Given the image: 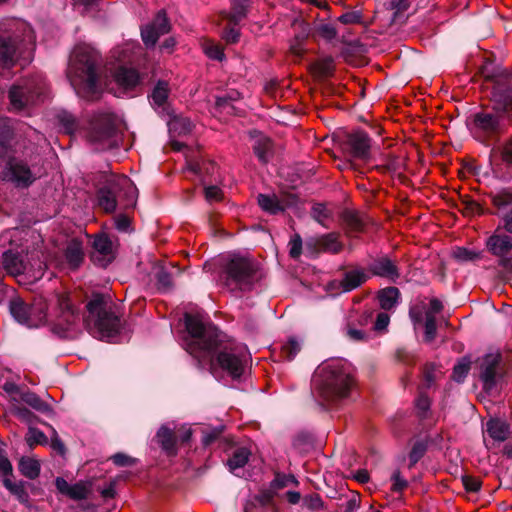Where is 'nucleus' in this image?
Instances as JSON below:
<instances>
[{"label": "nucleus", "instance_id": "nucleus-2", "mask_svg": "<svg viewBox=\"0 0 512 512\" xmlns=\"http://www.w3.org/2000/svg\"><path fill=\"white\" fill-rule=\"evenodd\" d=\"M494 106L472 116L470 130L480 142L495 139L504 133L512 117V87L497 81L493 87Z\"/></svg>", "mask_w": 512, "mask_h": 512}, {"label": "nucleus", "instance_id": "nucleus-27", "mask_svg": "<svg viewBox=\"0 0 512 512\" xmlns=\"http://www.w3.org/2000/svg\"><path fill=\"white\" fill-rule=\"evenodd\" d=\"M65 259L67 265L72 269L79 267L82 263L83 248L82 243L79 240L72 239L69 241L65 250Z\"/></svg>", "mask_w": 512, "mask_h": 512}, {"label": "nucleus", "instance_id": "nucleus-19", "mask_svg": "<svg viewBox=\"0 0 512 512\" xmlns=\"http://www.w3.org/2000/svg\"><path fill=\"white\" fill-rule=\"evenodd\" d=\"M369 279V273L361 267L353 268L343 274L342 279H335L330 283L332 289L338 292H350Z\"/></svg>", "mask_w": 512, "mask_h": 512}, {"label": "nucleus", "instance_id": "nucleus-10", "mask_svg": "<svg viewBox=\"0 0 512 512\" xmlns=\"http://www.w3.org/2000/svg\"><path fill=\"white\" fill-rule=\"evenodd\" d=\"M258 265L252 259L234 255L224 268V282L231 290H250L259 280Z\"/></svg>", "mask_w": 512, "mask_h": 512}, {"label": "nucleus", "instance_id": "nucleus-28", "mask_svg": "<svg viewBox=\"0 0 512 512\" xmlns=\"http://www.w3.org/2000/svg\"><path fill=\"white\" fill-rule=\"evenodd\" d=\"M311 216L325 228H328L334 220L333 210L324 203L314 204L311 209Z\"/></svg>", "mask_w": 512, "mask_h": 512}, {"label": "nucleus", "instance_id": "nucleus-35", "mask_svg": "<svg viewBox=\"0 0 512 512\" xmlns=\"http://www.w3.org/2000/svg\"><path fill=\"white\" fill-rule=\"evenodd\" d=\"M19 470L28 479H35L40 474V464L37 460L23 457L19 462Z\"/></svg>", "mask_w": 512, "mask_h": 512}, {"label": "nucleus", "instance_id": "nucleus-24", "mask_svg": "<svg viewBox=\"0 0 512 512\" xmlns=\"http://www.w3.org/2000/svg\"><path fill=\"white\" fill-rule=\"evenodd\" d=\"M294 197H285L279 199L276 195L259 194L258 204L270 214H278L294 204Z\"/></svg>", "mask_w": 512, "mask_h": 512}, {"label": "nucleus", "instance_id": "nucleus-14", "mask_svg": "<svg viewBox=\"0 0 512 512\" xmlns=\"http://www.w3.org/2000/svg\"><path fill=\"white\" fill-rule=\"evenodd\" d=\"M10 312L14 319L29 328L39 327L46 321V306L42 302L29 306L20 297L10 300Z\"/></svg>", "mask_w": 512, "mask_h": 512}, {"label": "nucleus", "instance_id": "nucleus-20", "mask_svg": "<svg viewBox=\"0 0 512 512\" xmlns=\"http://www.w3.org/2000/svg\"><path fill=\"white\" fill-rule=\"evenodd\" d=\"M170 25L164 11L157 13L154 20L141 29L142 40L147 47H153L158 38L168 33Z\"/></svg>", "mask_w": 512, "mask_h": 512}, {"label": "nucleus", "instance_id": "nucleus-55", "mask_svg": "<svg viewBox=\"0 0 512 512\" xmlns=\"http://www.w3.org/2000/svg\"><path fill=\"white\" fill-rule=\"evenodd\" d=\"M390 317L387 313L381 312L377 315L376 321L374 323V329L376 331H384L389 325Z\"/></svg>", "mask_w": 512, "mask_h": 512}, {"label": "nucleus", "instance_id": "nucleus-60", "mask_svg": "<svg viewBox=\"0 0 512 512\" xmlns=\"http://www.w3.org/2000/svg\"><path fill=\"white\" fill-rule=\"evenodd\" d=\"M112 461L117 465V466H129V465H132L134 463V460L127 456L126 454H123V453H117L115 455L112 456Z\"/></svg>", "mask_w": 512, "mask_h": 512}, {"label": "nucleus", "instance_id": "nucleus-45", "mask_svg": "<svg viewBox=\"0 0 512 512\" xmlns=\"http://www.w3.org/2000/svg\"><path fill=\"white\" fill-rule=\"evenodd\" d=\"M270 149V141L268 139H262L257 142L254 146V152L263 163L268 161V152Z\"/></svg>", "mask_w": 512, "mask_h": 512}, {"label": "nucleus", "instance_id": "nucleus-42", "mask_svg": "<svg viewBox=\"0 0 512 512\" xmlns=\"http://www.w3.org/2000/svg\"><path fill=\"white\" fill-rule=\"evenodd\" d=\"M26 441H27L28 445L32 447L37 444L46 443L47 437L45 436V434L42 431H40L36 428L30 427L29 431L27 433V436H26Z\"/></svg>", "mask_w": 512, "mask_h": 512}, {"label": "nucleus", "instance_id": "nucleus-58", "mask_svg": "<svg viewBox=\"0 0 512 512\" xmlns=\"http://www.w3.org/2000/svg\"><path fill=\"white\" fill-rule=\"evenodd\" d=\"M347 337L352 341H364L367 338V335L365 332H363L360 329L348 327L346 330Z\"/></svg>", "mask_w": 512, "mask_h": 512}, {"label": "nucleus", "instance_id": "nucleus-21", "mask_svg": "<svg viewBox=\"0 0 512 512\" xmlns=\"http://www.w3.org/2000/svg\"><path fill=\"white\" fill-rule=\"evenodd\" d=\"M487 248L493 255L505 258L512 250V237L497 229L488 238Z\"/></svg>", "mask_w": 512, "mask_h": 512}, {"label": "nucleus", "instance_id": "nucleus-59", "mask_svg": "<svg viewBox=\"0 0 512 512\" xmlns=\"http://www.w3.org/2000/svg\"><path fill=\"white\" fill-rule=\"evenodd\" d=\"M463 484L467 491L477 492L481 487V482L477 478L463 477Z\"/></svg>", "mask_w": 512, "mask_h": 512}, {"label": "nucleus", "instance_id": "nucleus-64", "mask_svg": "<svg viewBox=\"0 0 512 512\" xmlns=\"http://www.w3.org/2000/svg\"><path fill=\"white\" fill-rule=\"evenodd\" d=\"M502 222L503 228L507 232L512 233V209L503 216Z\"/></svg>", "mask_w": 512, "mask_h": 512}, {"label": "nucleus", "instance_id": "nucleus-5", "mask_svg": "<svg viewBox=\"0 0 512 512\" xmlns=\"http://www.w3.org/2000/svg\"><path fill=\"white\" fill-rule=\"evenodd\" d=\"M58 120L67 134L83 133L97 150L110 149L117 145L118 120L116 115L109 111L95 113L83 131L80 121L67 111L59 113Z\"/></svg>", "mask_w": 512, "mask_h": 512}, {"label": "nucleus", "instance_id": "nucleus-33", "mask_svg": "<svg viewBox=\"0 0 512 512\" xmlns=\"http://www.w3.org/2000/svg\"><path fill=\"white\" fill-rule=\"evenodd\" d=\"M169 131L173 135H186L192 131V122L186 117L175 116L169 123Z\"/></svg>", "mask_w": 512, "mask_h": 512}, {"label": "nucleus", "instance_id": "nucleus-8", "mask_svg": "<svg viewBox=\"0 0 512 512\" xmlns=\"http://www.w3.org/2000/svg\"><path fill=\"white\" fill-rule=\"evenodd\" d=\"M47 83L41 74L25 77L11 86L8 92L11 110L22 111L44 100Z\"/></svg>", "mask_w": 512, "mask_h": 512}, {"label": "nucleus", "instance_id": "nucleus-47", "mask_svg": "<svg viewBox=\"0 0 512 512\" xmlns=\"http://www.w3.org/2000/svg\"><path fill=\"white\" fill-rule=\"evenodd\" d=\"M26 231L20 228H13L8 230L0 235V245L4 246L6 243H10L12 246L14 245V239L19 238Z\"/></svg>", "mask_w": 512, "mask_h": 512}, {"label": "nucleus", "instance_id": "nucleus-7", "mask_svg": "<svg viewBox=\"0 0 512 512\" xmlns=\"http://www.w3.org/2000/svg\"><path fill=\"white\" fill-rule=\"evenodd\" d=\"M87 314L82 322L94 337L112 341L120 328V319L114 311L109 297L94 294L87 303Z\"/></svg>", "mask_w": 512, "mask_h": 512}, {"label": "nucleus", "instance_id": "nucleus-25", "mask_svg": "<svg viewBox=\"0 0 512 512\" xmlns=\"http://www.w3.org/2000/svg\"><path fill=\"white\" fill-rule=\"evenodd\" d=\"M170 89L165 81H158L155 85L150 98L151 104L158 113L170 114V106L168 103Z\"/></svg>", "mask_w": 512, "mask_h": 512}, {"label": "nucleus", "instance_id": "nucleus-38", "mask_svg": "<svg viewBox=\"0 0 512 512\" xmlns=\"http://www.w3.org/2000/svg\"><path fill=\"white\" fill-rule=\"evenodd\" d=\"M3 485L19 500H27L28 494L25 490V485L23 482H12L10 478L6 477L3 479Z\"/></svg>", "mask_w": 512, "mask_h": 512}, {"label": "nucleus", "instance_id": "nucleus-48", "mask_svg": "<svg viewBox=\"0 0 512 512\" xmlns=\"http://www.w3.org/2000/svg\"><path fill=\"white\" fill-rule=\"evenodd\" d=\"M426 445L422 442H416L409 454V460L411 464L417 463L425 454Z\"/></svg>", "mask_w": 512, "mask_h": 512}, {"label": "nucleus", "instance_id": "nucleus-4", "mask_svg": "<svg viewBox=\"0 0 512 512\" xmlns=\"http://www.w3.org/2000/svg\"><path fill=\"white\" fill-rule=\"evenodd\" d=\"M101 65V56L93 46L86 43L75 46L70 56L67 77L79 97L92 100L98 95Z\"/></svg>", "mask_w": 512, "mask_h": 512}, {"label": "nucleus", "instance_id": "nucleus-9", "mask_svg": "<svg viewBox=\"0 0 512 512\" xmlns=\"http://www.w3.org/2000/svg\"><path fill=\"white\" fill-rule=\"evenodd\" d=\"M97 199L98 205L108 213L114 212L117 205L127 209L136 203L137 188L128 177H118L99 189Z\"/></svg>", "mask_w": 512, "mask_h": 512}, {"label": "nucleus", "instance_id": "nucleus-6", "mask_svg": "<svg viewBox=\"0 0 512 512\" xmlns=\"http://www.w3.org/2000/svg\"><path fill=\"white\" fill-rule=\"evenodd\" d=\"M35 36L25 21H11L0 30V65L11 68L17 63L26 65L31 60Z\"/></svg>", "mask_w": 512, "mask_h": 512}, {"label": "nucleus", "instance_id": "nucleus-13", "mask_svg": "<svg viewBox=\"0 0 512 512\" xmlns=\"http://www.w3.org/2000/svg\"><path fill=\"white\" fill-rule=\"evenodd\" d=\"M56 298L60 314L54 329L63 337H72L81 326V318L78 309L72 303L69 294H59Z\"/></svg>", "mask_w": 512, "mask_h": 512}, {"label": "nucleus", "instance_id": "nucleus-11", "mask_svg": "<svg viewBox=\"0 0 512 512\" xmlns=\"http://www.w3.org/2000/svg\"><path fill=\"white\" fill-rule=\"evenodd\" d=\"M10 248L3 253V266L8 274L12 276L26 275L32 280H38L43 276L47 263L39 258L38 252L26 253Z\"/></svg>", "mask_w": 512, "mask_h": 512}, {"label": "nucleus", "instance_id": "nucleus-62", "mask_svg": "<svg viewBox=\"0 0 512 512\" xmlns=\"http://www.w3.org/2000/svg\"><path fill=\"white\" fill-rule=\"evenodd\" d=\"M157 279H158V285L160 288L168 289L172 285L171 276L167 272L161 271L158 274Z\"/></svg>", "mask_w": 512, "mask_h": 512}, {"label": "nucleus", "instance_id": "nucleus-46", "mask_svg": "<svg viewBox=\"0 0 512 512\" xmlns=\"http://www.w3.org/2000/svg\"><path fill=\"white\" fill-rule=\"evenodd\" d=\"M203 48L205 54L211 59L222 60L224 57L222 48L217 44L207 42L204 44Z\"/></svg>", "mask_w": 512, "mask_h": 512}, {"label": "nucleus", "instance_id": "nucleus-37", "mask_svg": "<svg viewBox=\"0 0 512 512\" xmlns=\"http://www.w3.org/2000/svg\"><path fill=\"white\" fill-rule=\"evenodd\" d=\"M343 221L347 228V233H357L362 230L363 223L358 215L351 211H346L343 214Z\"/></svg>", "mask_w": 512, "mask_h": 512}, {"label": "nucleus", "instance_id": "nucleus-31", "mask_svg": "<svg viewBox=\"0 0 512 512\" xmlns=\"http://www.w3.org/2000/svg\"><path fill=\"white\" fill-rule=\"evenodd\" d=\"M399 296L400 292L396 287L383 289L378 295L381 308L384 310L392 309L397 304Z\"/></svg>", "mask_w": 512, "mask_h": 512}, {"label": "nucleus", "instance_id": "nucleus-53", "mask_svg": "<svg viewBox=\"0 0 512 512\" xmlns=\"http://www.w3.org/2000/svg\"><path fill=\"white\" fill-rule=\"evenodd\" d=\"M416 408L421 416H425L430 408V399L425 394H420L416 399Z\"/></svg>", "mask_w": 512, "mask_h": 512}, {"label": "nucleus", "instance_id": "nucleus-40", "mask_svg": "<svg viewBox=\"0 0 512 512\" xmlns=\"http://www.w3.org/2000/svg\"><path fill=\"white\" fill-rule=\"evenodd\" d=\"M453 256L461 262L474 261L480 258V254L478 252L463 247H457L453 251Z\"/></svg>", "mask_w": 512, "mask_h": 512}, {"label": "nucleus", "instance_id": "nucleus-39", "mask_svg": "<svg viewBox=\"0 0 512 512\" xmlns=\"http://www.w3.org/2000/svg\"><path fill=\"white\" fill-rule=\"evenodd\" d=\"M314 68L318 76L328 77L334 69L333 59L331 57L322 58L315 63Z\"/></svg>", "mask_w": 512, "mask_h": 512}, {"label": "nucleus", "instance_id": "nucleus-26", "mask_svg": "<svg viewBox=\"0 0 512 512\" xmlns=\"http://www.w3.org/2000/svg\"><path fill=\"white\" fill-rule=\"evenodd\" d=\"M485 433L493 442L501 443L508 438L510 429L505 421L492 418L486 423Z\"/></svg>", "mask_w": 512, "mask_h": 512}, {"label": "nucleus", "instance_id": "nucleus-41", "mask_svg": "<svg viewBox=\"0 0 512 512\" xmlns=\"http://www.w3.org/2000/svg\"><path fill=\"white\" fill-rule=\"evenodd\" d=\"M300 349V342L296 338L292 337L283 345L282 353L288 360H291L297 355Z\"/></svg>", "mask_w": 512, "mask_h": 512}, {"label": "nucleus", "instance_id": "nucleus-32", "mask_svg": "<svg viewBox=\"0 0 512 512\" xmlns=\"http://www.w3.org/2000/svg\"><path fill=\"white\" fill-rule=\"evenodd\" d=\"M490 198L493 205L499 209H506L508 206L512 205V189L511 188H503L497 190L495 192L490 193Z\"/></svg>", "mask_w": 512, "mask_h": 512}, {"label": "nucleus", "instance_id": "nucleus-22", "mask_svg": "<svg viewBox=\"0 0 512 512\" xmlns=\"http://www.w3.org/2000/svg\"><path fill=\"white\" fill-rule=\"evenodd\" d=\"M372 275L387 278L390 281H396L399 277V271L396 264L388 257H380L371 262L368 271Z\"/></svg>", "mask_w": 512, "mask_h": 512}, {"label": "nucleus", "instance_id": "nucleus-30", "mask_svg": "<svg viewBox=\"0 0 512 512\" xmlns=\"http://www.w3.org/2000/svg\"><path fill=\"white\" fill-rule=\"evenodd\" d=\"M251 452L246 447L236 448L231 457L227 461V465L231 472H235L237 469L242 468L246 465L249 460Z\"/></svg>", "mask_w": 512, "mask_h": 512}, {"label": "nucleus", "instance_id": "nucleus-3", "mask_svg": "<svg viewBox=\"0 0 512 512\" xmlns=\"http://www.w3.org/2000/svg\"><path fill=\"white\" fill-rule=\"evenodd\" d=\"M354 383L353 368L342 358L325 360L312 378L313 393L323 405L346 398Z\"/></svg>", "mask_w": 512, "mask_h": 512}, {"label": "nucleus", "instance_id": "nucleus-44", "mask_svg": "<svg viewBox=\"0 0 512 512\" xmlns=\"http://www.w3.org/2000/svg\"><path fill=\"white\" fill-rule=\"evenodd\" d=\"M436 316L425 314V340L431 342L436 336Z\"/></svg>", "mask_w": 512, "mask_h": 512}, {"label": "nucleus", "instance_id": "nucleus-1", "mask_svg": "<svg viewBox=\"0 0 512 512\" xmlns=\"http://www.w3.org/2000/svg\"><path fill=\"white\" fill-rule=\"evenodd\" d=\"M184 320L188 335L183 346L200 367L213 374L220 368L233 379L243 375L250 358L245 346L228 339L201 312L186 313Z\"/></svg>", "mask_w": 512, "mask_h": 512}, {"label": "nucleus", "instance_id": "nucleus-61", "mask_svg": "<svg viewBox=\"0 0 512 512\" xmlns=\"http://www.w3.org/2000/svg\"><path fill=\"white\" fill-rule=\"evenodd\" d=\"M115 225L119 231H127L130 226V219L126 215H118L115 217Z\"/></svg>", "mask_w": 512, "mask_h": 512}, {"label": "nucleus", "instance_id": "nucleus-50", "mask_svg": "<svg viewBox=\"0 0 512 512\" xmlns=\"http://www.w3.org/2000/svg\"><path fill=\"white\" fill-rule=\"evenodd\" d=\"M12 135V125L8 118H0V140L7 142Z\"/></svg>", "mask_w": 512, "mask_h": 512}, {"label": "nucleus", "instance_id": "nucleus-18", "mask_svg": "<svg viewBox=\"0 0 512 512\" xmlns=\"http://www.w3.org/2000/svg\"><path fill=\"white\" fill-rule=\"evenodd\" d=\"M495 156L499 155L500 161L494 163L495 176L504 181L512 179V136L503 141L494 149Z\"/></svg>", "mask_w": 512, "mask_h": 512}, {"label": "nucleus", "instance_id": "nucleus-57", "mask_svg": "<svg viewBox=\"0 0 512 512\" xmlns=\"http://www.w3.org/2000/svg\"><path fill=\"white\" fill-rule=\"evenodd\" d=\"M0 474L4 478L12 476V465L7 457L0 455Z\"/></svg>", "mask_w": 512, "mask_h": 512}, {"label": "nucleus", "instance_id": "nucleus-23", "mask_svg": "<svg viewBox=\"0 0 512 512\" xmlns=\"http://www.w3.org/2000/svg\"><path fill=\"white\" fill-rule=\"evenodd\" d=\"M58 491L73 500H83L90 494V485L84 482L69 484L64 478L58 477L55 480Z\"/></svg>", "mask_w": 512, "mask_h": 512}, {"label": "nucleus", "instance_id": "nucleus-16", "mask_svg": "<svg viewBox=\"0 0 512 512\" xmlns=\"http://www.w3.org/2000/svg\"><path fill=\"white\" fill-rule=\"evenodd\" d=\"M501 356L498 353L485 355L480 362V379L487 392L496 388L501 378Z\"/></svg>", "mask_w": 512, "mask_h": 512}, {"label": "nucleus", "instance_id": "nucleus-63", "mask_svg": "<svg viewBox=\"0 0 512 512\" xmlns=\"http://www.w3.org/2000/svg\"><path fill=\"white\" fill-rule=\"evenodd\" d=\"M480 73L481 75L486 78V79H494L495 78V72H494V69L492 68V63L491 62H487L485 63V65H483L480 69Z\"/></svg>", "mask_w": 512, "mask_h": 512}, {"label": "nucleus", "instance_id": "nucleus-29", "mask_svg": "<svg viewBox=\"0 0 512 512\" xmlns=\"http://www.w3.org/2000/svg\"><path fill=\"white\" fill-rule=\"evenodd\" d=\"M319 250L330 253H338L342 250V243L339 241V235L329 233L321 236L317 240Z\"/></svg>", "mask_w": 512, "mask_h": 512}, {"label": "nucleus", "instance_id": "nucleus-17", "mask_svg": "<svg viewBox=\"0 0 512 512\" xmlns=\"http://www.w3.org/2000/svg\"><path fill=\"white\" fill-rule=\"evenodd\" d=\"M345 150L353 159L368 161L371 156V139L363 131L351 133L345 142Z\"/></svg>", "mask_w": 512, "mask_h": 512}, {"label": "nucleus", "instance_id": "nucleus-51", "mask_svg": "<svg viewBox=\"0 0 512 512\" xmlns=\"http://www.w3.org/2000/svg\"><path fill=\"white\" fill-rule=\"evenodd\" d=\"M204 192L209 202L220 201L223 197L222 190L218 186H206Z\"/></svg>", "mask_w": 512, "mask_h": 512}, {"label": "nucleus", "instance_id": "nucleus-12", "mask_svg": "<svg viewBox=\"0 0 512 512\" xmlns=\"http://www.w3.org/2000/svg\"><path fill=\"white\" fill-rule=\"evenodd\" d=\"M138 44L133 41L125 42L116 46L111 51V58L118 63V67L114 72L116 83L126 89L134 88L139 83L138 72L131 67H126V63H131Z\"/></svg>", "mask_w": 512, "mask_h": 512}, {"label": "nucleus", "instance_id": "nucleus-56", "mask_svg": "<svg viewBox=\"0 0 512 512\" xmlns=\"http://www.w3.org/2000/svg\"><path fill=\"white\" fill-rule=\"evenodd\" d=\"M302 250V240L300 236H295L290 241V255L292 258H298Z\"/></svg>", "mask_w": 512, "mask_h": 512}, {"label": "nucleus", "instance_id": "nucleus-15", "mask_svg": "<svg viewBox=\"0 0 512 512\" xmlns=\"http://www.w3.org/2000/svg\"><path fill=\"white\" fill-rule=\"evenodd\" d=\"M39 171L34 165H29L24 159L9 158L2 172L3 180L18 188H27L39 177Z\"/></svg>", "mask_w": 512, "mask_h": 512}, {"label": "nucleus", "instance_id": "nucleus-36", "mask_svg": "<svg viewBox=\"0 0 512 512\" xmlns=\"http://www.w3.org/2000/svg\"><path fill=\"white\" fill-rule=\"evenodd\" d=\"M93 247L96 253L110 259L112 254V242L105 235H98L93 241Z\"/></svg>", "mask_w": 512, "mask_h": 512}, {"label": "nucleus", "instance_id": "nucleus-52", "mask_svg": "<svg viewBox=\"0 0 512 512\" xmlns=\"http://www.w3.org/2000/svg\"><path fill=\"white\" fill-rule=\"evenodd\" d=\"M362 19V15L357 11H350L342 14L339 17V21L343 24H355L359 23Z\"/></svg>", "mask_w": 512, "mask_h": 512}, {"label": "nucleus", "instance_id": "nucleus-43", "mask_svg": "<svg viewBox=\"0 0 512 512\" xmlns=\"http://www.w3.org/2000/svg\"><path fill=\"white\" fill-rule=\"evenodd\" d=\"M215 112L220 113V114H222V113L234 114L235 107L233 105V102L228 101V98L218 96L216 98V103H215Z\"/></svg>", "mask_w": 512, "mask_h": 512}, {"label": "nucleus", "instance_id": "nucleus-34", "mask_svg": "<svg viewBox=\"0 0 512 512\" xmlns=\"http://www.w3.org/2000/svg\"><path fill=\"white\" fill-rule=\"evenodd\" d=\"M157 439L168 454L175 453V437L172 429L162 426L157 432Z\"/></svg>", "mask_w": 512, "mask_h": 512}, {"label": "nucleus", "instance_id": "nucleus-54", "mask_svg": "<svg viewBox=\"0 0 512 512\" xmlns=\"http://www.w3.org/2000/svg\"><path fill=\"white\" fill-rule=\"evenodd\" d=\"M391 480H392V489L395 492L402 491L407 486V481L402 478V476L398 470L393 472V474L391 476Z\"/></svg>", "mask_w": 512, "mask_h": 512}, {"label": "nucleus", "instance_id": "nucleus-49", "mask_svg": "<svg viewBox=\"0 0 512 512\" xmlns=\"http://www.w3.org/2000/svg\"><path fill=\"white\" fill-rule=\"evenodd\" d=\"M469 368V363L465 361L459 362L457 365L454 366L453 379L456 380L457 382L463 381L469 372Z\"/></svg>", "mask_w": 512, "mask_h": 512}]
</instances>
